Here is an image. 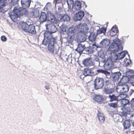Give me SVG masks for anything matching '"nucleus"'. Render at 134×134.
I'll list each match as a JSON object with an SVG mask.
<instances>
[{
    "mask_svg": "<svg viewBox=\"0 0 134 134\" xmlns=\"http://www.w3.org/2000/svg\"><path fill=\"white\" fill-rule=\"evenodd\" d=\"M116 57H114L110 54V56L106 60H104V68L106 69H110L119 66L121 64L120 62L116 61Z\"/></svg>",
    "mask_w": 134,
    "mask_h": 134,
    "instance_id": "obj_1",
    "label": "nucleus"
},
{
    "mask_svg": "<svg viewBox=\"0 0 134 134\" xmlns=\"http://www.w3.org/2000/svg\"><path fill=\"white\" fill-rule=\"evenodd\" d=\"M44 37L47 38L49 42L48 46L49 51L52 53H53L54 51V44L56 41L55 39L53 37L51 33L48 31H46L44 32Z\"/></svg>",
    "mask_w": 134,
    "mask_h": 134,
    "instance_id": "obj_2",
    "label": "nucleus"
},
{
    "mask_svg": "<svg viewBox=\"0 0 134 134\" xmlns=\"http://www.w3.org/2000/svg\"><path fill=\"white\" fill-rule=\"evenodd\" d=\"M21 26L23 30L26 32H28L33 34H36L35 27L33 24L28 25L26 22H23Z\"/></svg>",
    "mask_w": 134,
    "mask_h": 134,
    "instance_id": "obj_3",
    "label": "nucleus"
},
{
    "mask_svg": "<svg viewBox=\"0 0 134 134\" xmlns=\"http://www.w3.org/2000/svg\"><path fill=\"white\" fill-rule=\"evenodd\" d=\"M120 48L122 50V47H121L119 40L118 38L114 40L113 42L110 44L109 49L111 51H118Z\"/></svg>",
    "mask_w": 134,
    "mask_h": 134,
    "instance_id": "obj_4",
    "label": "nucleus"
},
{
    "mask_svg": "<svg viewBox=\"0 0 134 134\" xmlns=\"http://www.w3.org/2000/svg\"><path fill=\"white\" fill-rule=\"evenodd\" d=\"M75 29V27L72 26L69 27L68 30V37H69V40L68 39V46H69L70 48L72 47L73 41L74 38V34Z\"/></svg>",
    "mask_w": 134,
    "mask_h": 134,
    "instance_id": "obj_5",
    "label": "nucleus"
},
{
    "mask_svg": "<svg viewBox=\"0 0 134 134\" xmlns=\"http://www.w3.org/2000/svg\"><path fill=\"white\" fill-rule=\"evenodd\" d=\"M20 7L18 5L15 6L13 10V14H10V16L13 20L14 21L16 19L20 16Z\"/></svg>",
    "mask_w": 134,
    "mask_h": 134,
    "instance_id": "obj_6",
    "label": "nucleus"
},
{
    "mask_svg": "<svg viewBox=\"0 0 134 134\" xmlns=\"http://www.w3.org/2000/svg\"><path fill=\"white\" fill-rule=\"evenodd\" d=\"M129 89L128 85L124 83H122L119 84L117 85L116 91L118 93H122L127 92Z\"/></svg>",
    "mask_w": 134,
    "mask_h": 134,
    "instance_id": "obj_7",
    "label": "nucleus"
},
{
    "mask_svg": "<svg viewBox=\"0 0 134 134\" xmlns=\"http://www.w3.org/2000/svg\"><path fill=\"white\" fill-rule=\"evenodd\" d=\"M94 87L96 90L102 88L104 85V81L102 78L97 77L94 81Z\"/></svg>",
    "mask_w": 134,
    "mask_h": 134,
    "instance_id": "obj_8",
    "label": "nucleus"
},
{
    "mask_svg": "<svg viewBox=\"0 0 134 134\" xmlns=\"http://www.w3.org/2000/svg\"><path fill=\"white\" fill-rule=\"evenodd\" d=\"M127 53V51H124L117 54L116 53L112 52L110 53V54L112 56H114V57H116V61L117 62H119V60L121 59L124 58L125 55Z\"/></svg>",
    "mask_w": 134,
    "mask_h": 134,
    "instance_id": "obj_9",
    "label": "nucleus"
},
{
    "mask_svg": "<svg viewBox=\"0 0 134 134\" xmlns=\"http://www.w3.org/2000/svg\"><path fill=\"white\" fill-rule=\"evenodd\" d=\"M77 27L80 31V32L86 34L88 31V28L86 23H80L77 25Z\"/></svg>",
    "mask_w": 134,
    "mask_h": 134,
    "instance_id": "obj_10",
    "label": "nucleus"
},
{
    "mask_svg": "<svg viewBox=\"0 0 134 134\" xmlns=\"http://www.w3.org/2000/svg\"><path fill=\"white\" fill-rule=\"evenodd\" d=\"M47 20L55 24H57L59 21V20L55 17L53 13L50 11H48L47 13Z\"/></svg>",
    "mask_w": 134,
    "mask_h": 134,
    "instance_id": "obj_11",
    "label": "nucleus"
},
{
    "mask_svg": "<svg viewBox=\"0 0 134 134\" xmlns=\"http://www.w3.org/2000/svg\"><path fill=\"white\" fill-rule=\"evenodd\" d=\"M83 11L80 10L76 13L74 15L73 19L75 21H81L84 16Z\"/></svg>",
    "mask_w": 134,
    "mask_h": 134,
    "instance_id": "obj_12",
    "label": "nucleus"
},
{
    "mask_svg": "<svg viewBox=\"0 0 134 134\" xmlns=\"http://www.w3.org/2000/svg\"><path fill=\"white\" fill-rule=\"evenodd\" d=\"M73 0H68V11L69 12L70 15H72L74 12L73 8Z\"/></svg>",
    "mask_w": 134,
    "mask_h": 134,
    "instance_id": "obj_13",
    "label": "nucleus"
},
{
    "mask_svg": "<svg viewBox=\"0 0 134 134\" xmlns=\"http://www.w3.org/2000/svg\"><path fill=\"white\" fill-rule=\"evenodd\" d=\"M83 64L85 66L89 67L91 66L94 65V63L91 58H88L84 60Z\"/></svg>",
    "mask_w": 134,
    "mask_h": 134,
    "instance_id": "obj_14",
    "label": "nucleus"
},
{
    "mask_svg": "<svg viewBox=\"0 0 134 134\" xmlns=\"http://www.w3.org/2000/svg\"><path fill=\"white\" fill-rule=\"evenodd\" d=\"M110 40L107 38L103 39L99 43V45L101 47L106 48L108 47L110 43Z\"/></svg>",
    "mask_w": 134,
    "mask_h": 134,
    "instance_id": "obj_15",
    "label": "nucleus"
},
{
    "mask_svg": "<svg viewBox=\"0 0 134 134\" xmlns=\"http://www.w3.org/2000/svg\"><path fill=\"white\" fill-rule=\"evenodd\" d=\"M121 73L119 72L112 73L110 75V77H111L114 81H117L121 76Z\"/></svg>",
    "mask_w": 134,
    "mask_h": 134,
    "instance_id": "obj_16",
    "label": "nucleus"
},
{
    "mask_svg": "<svg viewBox=\"0 0 134 134\" xmlns=\"http://www.w3.org/2000/svg\"><path fill=\"white\" fill-rule=\"evenodd\" d=\"M119 31L117 26L116 25L113 26L111 30L109 31L110 35L111 36H114L116 35Z\"/></svg>",
    "mask_w": 134,
    "mask_h": 134,
    "instance_id": "obj_17",
    "label": "nucleus"
},
{
    "mask_svg": "<svg viewBox=\"0 0 134 134\" xmlns=\"http://www.w3.org/2000/svg\"><path fill=\"white\" fill-rule=\"evenodd\" d=\"M47 20V16L46 14L44 12L41 13L40 16L38 19V21L41 23L46 21Z\"/></svg>",
    "mask_w": 134,
    "mask_h": 134,
    "instance_id": "obj_18",
    "label": "nucleus"
},
{
    "mask_svg": "<svg viewBox=\"0 0 134 134\" xmlns=\"http://www.w3.org/2000/svg\"><path fill=\"white\" fill-rule=\"evenodd\" d=\"M67 27L64 25H62L60 27V33L61 35L63 38H65L67 34L66 32Z\"/></svg>",
    "mask_w": 134,
    "mask_h": 134,
    "instance_id": "obj_19",
    "label": "nucleus"
},
{
    "mask_svg": "<svg viewBox=\"0 0 134 134\" xmlns=\"http://www.w3.org/2000/svg\"><path fill=\"white\" fill-rule=\"evenodd\" d=\"M50 31L49 32L51 33V35L52 33H53L57 31V29L55 25L53 24L47 25Z\"/></svg>",
    "mask_w": 134,
    "mask_h": 134,
    "instance_id": "obj_20",
    "label": "nucleus"
},
{
    "mask_svg": "<svg viewBox=\"0 0 134 134\" xmlns=\"http://www.w3.org/2000/svg\"><path fill=\"white\" fill-rule=\"evenodd\" d=\"M79 34L80 35L78 36V40L80 42H83L85 41L87 38L86 33L80 32Z\"/></svg>",
    "mask_w": 134,
    "mask_h": 134,
    "instance_id": "obj_21",
    "label": "nucleus"
},
{
    "mask_svg": "<svg viewBox=\"0 0 134 134\" xmlns=\"http://www.w3.org/2000/svg\"><path fill=\"white\" fill-rule=\"evenodd\" d=\"M31 1V0H21V3L22 7L27 8L29 7Z\"/></svg>",
    "mask_w": 134,
    "mask_h": 134,
    "instance_id": "obj_22",
    "label": "nucleus"
},
{
    "mask_svg": "<svg viewBox=\"0 0 134 134\" xmlns=\"http://www.w3.org/2000/svg\"><path fill=\"white\" fill-rule=\"evenodd\" d=\"M83 74L85 76H92L94 75V73L91 69L86 68L84 70Z\"/></svg>",
    "mask_w": 134,
    "mask_h": 134,
    "instance_id": "obj_23",
    "label": "nucleus"
},
{
    "mask_svg": "<svg viewBox=\"0 0 134 134\" xmlns=\"http://www.w3.org/2000/svg\"><path fill=\"white\" fill-rule=\"evenodd\" d=\"M97 72L98 73H102L104 74L108 78H110V72L107 70H103L102 69H98L97 70Z\"/></svg>",
    "mask_w": 134,
    "mask_h": 134,
    "instance_id": "obj_24",
    "label": "nucleus"
},
{
    "mask_svg": "<svg viewBox=\"0 0 134 134\" xmlns=\"http://www.w3.org/2000/svg\"><path fill=\"white\" fill-rule=\"evenodd\" d=\"M126 73L128 75L132 77H131V79L132 81V83L134 86V71L132 70H129Z\"/></svg>",
    "mask_w": 134,
    "mask_h": 134,
    "instance_id": "obj_25",
    "label": "nucleus"
},
{
    "mask_svg": "<svg viewBox=\"0 0 134 134\" xmlns=\"http://www.w3.org/2000/svg\"><path fill=\"white\" fill-rule=\"evenodd\" d=\"M85 48V45L81 44H78L77 48L75 49V51H77L80 54L82 53Z\"/></svg>",
    "mask_w": 134,
    "mask_h": 134,
    "instance_id": "obj_26",
    "label": "nucleus"
},
{
    "mask_svg": "<svg viewBox=\"0 0 134 134\" xmlns=\"http://www.w3.org/2000/svg\"><path fill=\"white\" fill-rule=\"evenodd\" d=\"M122 95V94H121L120 96H116L114 94H113L112 95H109V96L108 98L110 99V101L112 102L114 101H119L120 100V99H119V98L120 97H121Z\"/></svg>",
    "mask_w": 134,
    "mask_h": 134,
    "instance_id": "obj_27",
    "label": "nucleus"
},
{
    "mask_svg": "<svg viewBox=\"0 0 134 134\" xmlns=\"http://www.w3.org/2000/svg\"><path fill=\"white\" fill-rule=\"evenodd\" d=\"M113 88L108 87H105L103 90V92L106 94H110L112 93L114 91Z\"/></svg>",
    "mask_w": 134,
    "mask_h": 134,
    "instance_id": "obj_28",
    "label": "nucleus"
},
{
    "mask_svg": "<svg viewBox=\"0 0 134 134\" xmlns=\"http://www.w3.org/2000/svg\"><path fill=\"white\" fill-rule=\"evenodd\" d=\"M94 100L99 104H102L103 103L104 98L101 96L97 95L94 98Z\"/></svg>",
    "mask_w": 134,
    "mask_h": 134,
    "instance_id": "obj_29",
    "label": "nucleus"
},
{
    "mask_svg": "<svg viewBox=\"0 0 134 134\" xmlns=\"http://www.w3.org/2000/svg\"><path fill=\"white\" fill-rule=\"evenodd\" d=\"M97 36V35L94 32L91 33L89 36L88 37V39L90 41L94 42L96 39Z\"/></svg>",
    "mask_w": 134,
    "mask_h": 134,
    "instance_id": "obj_30",
    "label": "nucleus"
},
{
    "mask_svg": "<svg viewBox=\"0 0 134 134\" xmlns=\"http://www.w3.org/2000/svg\"><path fill=\"white\" fill-rule=\"evenodd\" d=\"M98 116L100 122L103 123L105 119L104 114L102 112L98 111Z\"/></svg>",
    "mask_w": 134,
    "mask_h": 134,
    "instance_id": "obj_31",
    "label": "nucleus"
},
{
    "mask_svg": "<svg viewBox=\"0 0 134 134\" xmlns=\"http://www.w3.org/2000/svg\"><path fill=\"white\" fill-rule=\"evenodd\" d=\"M122 124L124 129H126L129 128L130 126V120H125L123 122Z\"/></svg>",
    "mask_w": 134,
    "mask_h": 134,
    "instance_id": "obj_32",
    "label": "nucleus"
},
{
    "mask_svg": "<svg viewBox=\"0 0 134 134\" xmlns=\"http://www.w3.org/2000/svg\"><path fill=\"white\" fill-rule=\"evenodd\" d=\"M120 99V100H121L120 103L123 107L125 106L127 104H129L130 102L128 100L125 99L124 98Z\"/></svg>",
    "mask_w": 134,
    "mask_h": 134,
    "instance_id": "obj_33",
    "label": "nucleus"
},
{
    "mask_svg": "<svg viewBox=\"0 0 134 134\" xmlns=\"http://www.w3.org/2000/svg\"><path fill=\"white\" fill-rule=\"evenodd\" d=\"M23 7V8H22L20 7V16H21L23 15L27 16L28 14V11L26 9V8Z\"/></svg>",
    "mask_w": 134,
    "mask_h": 134,
    "instance_id": "obj_34",
    "label": "nucleus"
},
{
    "mask_svg": "<svg viewBox=\"0 0 134 134\" xmlns=\"http://www.w3.org/2000/svg\"><path fill=\"white\" fill-rule=\"evenodd\" d=\"M124 111L128 115V117H133V114H131L130 109L128 108H125Z\"/></svg>",
    "mask_w": 134,
    "mask_h": 134,
    "instance_id": "obj_35",
    "label": "nucleus"
},
{
    "mask_svg": "<svg viewBox=\"0 0 134 134\" xmlns=\"http://www.w3.org/2000/svg\"><path fill=\"white\" fill-rule=\"evenodd\" d=\"M74 9L76 10H80L81 8V4L80 2L78 1H77L74 4Z\"/></svg>",
    "mask_w": 134,
    "mask_h": 134,
    "instance_id": "obj_36",
    "label": "nucleus"
},
{
    "mask_svg": "<svg viewBox=\"0 0 134 134\" xmlns=\"http://www.w3.org/2000/svg\"><path fill=\"white\" fill-rule=\"evenodd\" d=\"M55 2L54 4L55 7H57L58 8H61V6L62 5V4L60 3L62 0H54Z\"/></svg>",
    "mask_w": 134,
    "mask_h": 134,
    "instance_id": "obj_37",
    "label": "nucleus"
},
{
    "mask_svg": "<svg viewBox=\"0 0 134 134\" xmlns=\"http://www.w3.org/2000/svg\"><path fill=\"white\" fill-rule=\"evenodd\" d=\"M106 31V29H105L102 28L97 30V34L98 35L101 34H103L104 35H105Z\"/></svg>",
    "mask_w": 134,
    "mask_h": 134,
    "instance_id": "obj_38",
    "label": "nucleus"
},
{
    "mask_svg": "<svg viewBox=\"0 0 134 134\" xmlns=\"http://www.w3.org/2000/svg\"><path fill=\"white\" fill-rule=\"evenodd\" d=\"M31 15L36 18H38L39 15V12L37 11H32L31 13Z\"/></svg>",
    "mask_w": 134,
    "mask_h": 134,
    "instance_id": "obj_39",
    "label": "nucleus"
},
{
    "mask_svg": "<svg viewBox=\"0 0 134 134\" xmlns=\"http://www.w3.org/2000/svg\"><path fill=\"white\" fill-rule=\"evenodd\" d=\"M105 52L103 51H101L98 53V55L99 57L102 58H104L105 57Z\"/></svg>",
    "mask_w": 134,
    "mask_h": 134,
    "instance_id": "obj_40",
    "label": "nucleus"
},
{
    "mask_svg": "<svg viewBox=\"0 0 134 134\" xmlns=\"http://www.w3.org/2000/svg\"><path fill=\"white\" fill-rule=\"evenodd\" d=\"M18 0H11V4L12 6L14 5H18Z\"/></svg>",
    "mask_w": 134,
    "mask_h": 134,
    "instance_id": "obj_41",
    "label": "nucleus"
},
{
    "mask_svg": "<svg viewBox=\"0 0 134 134\" xmlns=\"http://www.w3.org/2000/svg\"><path fill=\"white\" fill-rule=\"evenodd\" d=\"M109 105L110 107L115 108L117 107V103H110L109 104Z\"/></svg>",
    "mask_w": 134,
    "mask_h": 134,
    "instance_id": "obj_42",
    "label": "nucleus"
},
{
    "mask_svg": "<svg viewBox=\"0 0 134 134\" xmlns=\"http://www.w3.org/2000/svg\"><path fill=\"white\" fill-rule=\"evenodd\" d=\"M121 115L123 119H125L127 116V115L125 112L124 111L121 112Z\"/></svg>",
    "mask_w": 134,
    "mask_h": 134,
    "instance_id": "obj_43",
    "label": "nucleus"
},
{
    "mask_svg": "<svg viewBox=\"0 0 134 134\" xmlns=\"http://www.w3.org/2000/svg\"><path fill=\"white\" fill-rule=\"evenodd\" d=\"M5 0H0V6L4 7L5 6Z\"/></svg>",
    "mask_w": 134,
    "mask_h": 134,
    "instance_id": "obj_44",
    "label": "nucleus"
},
{
    "mask_svg": "<svg viewBox=\"0 0 134 134\" xmlns=\"http://www.w3.org/2000/svg\"><path fill=\"white\" fill-rule=\"evenodd\" d=\"M131 108L134 110V98L132 99L131 102Z\"/></svg>",
    "mask_w": 134,
    "mask_h": 134,
    "instance_id": "obj_45",
    "label": "nucleus"
},
{
    "mask_svg": "<svg viewBox=\"0 0 134 134\" xmlns=\"http://www.w3.org/2000/svg\"><path fill=\"white\" fill-rule=\"evenodd\" d=\"M3 7L0 6V12L2 13H4L5 12L4 9L3 8Z\"/></svg>",
    "mask_w": 134,
    "mask_h": 134,
    "instance_id": "obj_46",
    "label": "nucleus"
},
{
    "mask_svg": "<svg viewBox=\"0 0 134 134\" xmlns=\"http://www.w3.org/2000/svg\"><path fill=\"white\" fill-rule=\"evenodd\" d=\"M1 40L4 42L6 41L7 40V38L4 36H2L1 37Z\"/></svg>",
    "mask_w": 134,
    "mask_h": 134,
    "instance_id": "obj_47",
    "label": "nucleus"
},
{
    "mask_svg": "<svg viewBox=\"0 0 134 134\" xmlns=\"http://www.w3.org/2000/svg\"><path fill=\"white\" fill-rule=\"evenodd\" d=\"M110 80H106L105 82V85H106L107 86H108L109 85H110Z\"/></svg>",
    "mask_w": 134,
    "mask_h": 134,
    "instance_id": "obj_48",
    "label": "nucleus"
},
{
    "mask_svg": "<svg viewBox=\"0 0 134 134\" xmlns=\"http://www.w3.org/2000/svg\"><path fill=\"white\" fill-rule=\"evenodd\" d=\"M93 48L92 47H91L88 50V53L91 54L94 51V50L93 49L92 50V48Z\"/></svg>",
    "mask_w": 134,
    "mask_h": 134,
    "instance_id": "obj_49",
    "label": "nucleus"
},
{
    "mask_svg": "<svg viewBox=\"0 0 134 134\" xmlns=\"http://www.w3.org/2000/svg\"><path fill=\"white\" fill-rule=\"evenodd\" d=\"M94 60L96 62H98V64L99 65V58L96 56H95L94 58Z\"/></svg>",
    "mask_w": 134,
    "mask_h": 134,
    "instance_id": "obj_50",
    "label": "nucleus"
},
{
    "mask_svg": "<svg viewBox=\"0 0 134 134\" xmlns=\"http://www.w3.org/2000/svg\"><path fill=\"white\" fill-rule=\"evenodd\" d=\"M131 63V60H128V61L126 63V65L127 66H128Z\"/></svg>",
    "mask_w": 134,
    "mask_h": 134,
    "instance_id": "obj_51",
    "label": "nucleus"
},
{
    "mask_svg": "<svg viewBox=\"0 0 134 134\" xmlns=\"http://www.w3.org/2000/svg\"><path fill=\"white\" fill-rule=\"evenodd\" d=\"M45 87L47 90H48L49 89V85H46L45 86Z\"/></svg>",
    "mask_w": 134,
    "mask_h": 134,
    "instance_id": "obj_52",
    "label": "nucleus"
},
{
    "mask_svg": "<svg viewBox=\"0 0 134 134\" xmlns=\"http://www.w3.org/2000/svg\"><path fill=\"white\" fill-rule=\"evenodd\" d=\"M66 15H65V14H64L63 16H62V17L61 18V19H63V20L65 19H64V17Z\"/></svg>",
    "mask_w": 134,
    "mask_h": 134,
    "instance_id": "obj_53",
    "label": "nucleus"
},
{
    "mask_svg": "<svg viewBox=\"0 0 134 134\" xmlns=\"http://www.w3.org/2000/svg\"><path fill=\"white\" fill-rule=\"evenodd\" d=\"M134 92V90L133 89H131V94Z\"/></svg>",
    "mask_w": 134,
    "mask_h": 134,
    "instance_id": "obj_54",
    "label": "nucleus"
},
{
    "mask_svg": "<svg viewBox=\"0 0 134 134\" xmlns=\"http://www.w3.org/2000/svg\"><path fill=\"white\" fill-rule=\"evenodd\" d=\"M70 17L68 15V21H70Z\"/></svg>",
    "mask_w": 134,
    "mask_h": 134,
    "instance_id": "obj_55",
    "label": "nucleus"
},
{
    "mask_svg": "<svg viewBox=\"0 0 134 134\" xmlns=\"http://www.w3.org/2000/svg\"><path fill=\"white\" fill-rule=\"evenodd\" d=\"M132 125L134 127V121L132 122ZM133 131L134 132V131Z\"/></svg>",
    "mask_w": 134,
    "mask_h": 134,
    "instance_id": "obj_56",
    "label": "nucleus"
},
{
    "mask_svg": "<svg viewBox=\"0 0 134 134\" xmlns=\"http://www.w3.org/2000/svg\"><path fill=\"white\" fill-rule=\"evenodd\" d=\"M127 60L128 59H127L126 58L124 59V62H126Z\"/></svg>",
    "mask_w": 134,
    "mask_h": 134,
    "instance_id": "obj_57",
    "label": "nucleus"
},
{
    "mask_svg": "<svg viewBox=\"0 0 134 134\" xmlns=\"http://www.w3.org/2000/svg\"><path fill=\"white\" fill-rule=\"evenodd\" d=\"M49 4H50V5H51V4H50V3H49V4H47V6Z\"/></svg>",
    "mask_w": 134,
    "mask_h": 134,
    "instance_id": "obj_58",
    "label": "nucleus"
},
{
    "mask_svg": "<svg viewBox=\"0 0 134 134\" xmlns=\"http://www.w3.org/2000/svg\"><path fill=\"white\" fill-rule=\"evenodd\" d=\"M68 59H68H67V60H68V59Z\"/></svg>",
    "mask_w": 134,
    "mask_h": 134,
    "instance_id": "obj_59",
    "label": "nucleus"
},
{
    "mask_svg": "<svg viewBox=\"0 0 134 134\" xmlns=\"http://www.w3.org/2000/svg\"><path fill=\"white\" fill-rule=\"evenodd\" d=\"M128 56H129V54H128Z\"/></svg>",
    "mask_w": 134,
    "mask_h": 134,
    "instance_id": "obj_60",
    "label": "nucleus"
},
{
    "mask_svg": "<svg viewBox=\"0 0 134 134\" xmlns=\"http://www.w3.org/2000/svg\"><path fill=\"white\" fill-rule=\"evenodd\" d=\"M46 26H47V25H46Z\"/></svg>",
    "mask_w": 134,
    "mask_h": 134,
    "instance_id": "obj_61",
    "label": "nucleus"
}]
</instances>
